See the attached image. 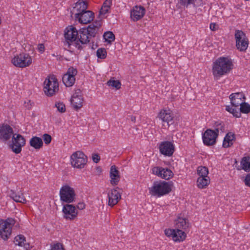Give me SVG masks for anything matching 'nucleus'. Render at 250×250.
<instances>
[{
    "instance_id": "nucleus-1",
    "label": "nucleus",
    "mask_w": 250,
    "mask_h": 250,
    "mask_svg": "<svg viewBox=\"0 0 250 250\" xmlns=\"http://www.w3.org/2000/svg\"><path fill=\"white\" fill-rule=\"evenodd\" d=\"M232 60L228 57H220L213 63L212 74L215 79L218 80L222 76L228 74L233 68Z\"/></svg>"
},
{
    "instance_id": "nucleus-2",
    "label": "nucleus",
    "mask_w": 250,
    "mask_h": 250,
    "mask_svg": "<svg viewBox=\"0 0 250 250\" xmlns=\"http://www.w3.org/2000/svg\"><path fill=\"white\" fill-rule=\"evenodd\" d=\"M43 90L48 97H52L58 92L59 83L55 75H51L45 79Z\"/></svg>"
},
{
    "instance_id": "nucleus-3",
    "label": "nucleus",
    "mask_w": 250,
    "mask_h": 250,
    "mask_svg": "<svg viewBox=\"0 0 250 250\" xmlns=\"http://www.w3.org/2000/svg\"><path fill=\"white\" fill-rule=\"evenodd\" d=\"M171 185L166 181L154 182L149 188V193L152 195L160 197L169 193L171 191Z\"/></svg>"
},
{
    "instance_id": "nucleus-4",
    "label": "nucleus",
    "mask_w": 250,
    "mask_h": 250,
    "mask_svg": "<svg viewBox=\"0 0 250 250\" xmlns=\"http://www.w3.org/2000/svg\"><path fill=\"white\" fill-rule=\"evenodd\" d=\"M15 221L12 218L0 220V236L4 240H7L11 234L12 227Z\"/></svg>"
},
{
    "instance_id": "nucleus-5",
    "label": "nucleus",
    "mask_w": 250,
    "mask_h": 250,
    "mask_svg": "<svg viewBox=\"0 0 250 250\" xmlns=\"http://www.w3.org/2000/svg\"><path fill=\"white\" fill-rule=\"evenodd\" d=\"M234 38L236 48L241 52H245L247 49L249 41L246 34L241 30H236Z\"/></svg>"
},
{
    "instance_id": "nucleus-6",
    "label": "nucleus",
    "mask_w": 250,
    "mask_h": 250,
    "mask_svg": "<svg viewBox=\"0 0 250 250\" xmlns=\"http://www.w3.org/2000/svg\"><path fill=\"white\" fill-rule=\"evenodd\" d=\"M60 200L62 202L70 204L75 201L76 193L73 188L67 185L62 187L60 190Z\"/></svg>"
},
{
    "instance_id": "nucleus-7",
    "label": "nucleus",
    "mask_w": 250,
    "mask_h": 250,
    "mask_svg": "<svg viewBox=\"0 0 250 250\" xmlns=\"http://www.w3.org/2000/svg\"><path fill=\"white\" fill-rule=\"evenodd\" d=\"M71 164L75 168L82 169L86 165L87 157L81 151L74 152L70 157Z\"/></svg>"
},
{
    "instance_id": "nucleus-8",
    "label": "nucleus",
    "mask_w": 250,
    "mask_h": 250,
    "mask_svg": "<svg viewBox=\"0 0 250 250\" xmlns=\"http://www.w3.org/2000/svg\"><path fill=\"white\" fill-rule=\"evenodd\" d=\"M11 62L18 67H25L31 63V58L28 54L21 53L17 55L12 59Z\"/></svg>"
},
{
    "instance_id": "nucleus-9",
    "label": "nucleus",
    "mask_w": 250,
    "mask_h": 250,
    "mask_svg": "<svg viewBox=\"0 0 250 250\" xmlns=\"http://www.w3.org/2000/svg\"><path fill=\"white\" fill-rule=\"evenodd\" d=\"M12 141V144L10 145L12 150L16 154L20 153L21 147L25 144V139L20 134H14L13 135Z\"/></svg>"
},
{
    "instance_id": "nucleus-10",
    "label": "nucleus",
    "mask_w": 250,
    "mask_h": 250,
    "mask_svg": "<svg viewBox=\"0 0 250 250\" xmlns=\"http://www.w3.org/2000/svg\"><path fill=\"white\" fill-rule=\"evenodd\" d=\"M78 73L77 69L73 67L68 69L66 74L63 75L62 81L66 87L72 86L75 82V76Z\"/></svg>"
},
{
    "instance_id": "nucleus-11",
    "label": "nucleus",
    "mask_w": 250,
    "mask_h": 250,
    "mask_svg": "<svg viewBox=\"0 0 250 250\" xmlns=\"http://www.w3.org/2000/svg\"><path fill=\"white\" fill-rule=\"evenodd\" d=\"M240 106V108H235L228 105L226 107V110L237 118L241 117V112L247 114L250 112V105L248 103H246L245 101Z\"/></svg>"
},
{
    "instance_id": "nucleus-12",
    "label": "nucleus",
    "mask_w": 250,
    "mask_h": 250,
    "mask_svg": "<svg viewBox=\"0 0 250 250\" xmlns=\"http://www.w3.org/2000/svg\"><path fill=\"white\" fill-rule=\"evenodd\" d=\"M218 136V134L213 130L207 129L202 136L203 143L207 146H213L216 144Z\"/></svg>"
},
{
    "instance_id": "nucleus-13",
    "label": "nucleus",
    "mask_w": 250,
    "mask_h": 250,
    "mask_svg": "<svg viewBox=\"0 0 250 250\" xmlns=\"http://www.w3.org/2000/svg\"><path fill=\"white\" fill-rule=\"evenodd\" d=\"M63 217L66 220H74L78 215V211L73 205L67 204L62 208Z\"/></svg>"
},
{
    "instance_id": "nucleus-14",
    "label": "nucleus",
    "mask_w": 250,
    "mask_h": 250,
    "mask_svg": "<svg viewBox=\"0 0 250 250\" xmlns=\"http://www.w3.org/2000/svg\"><path fill=\"white\" fill-rule=\"evenodd\" d=\"M75 17L81 23L87 24L93 21L94 14L91 11L86 10L82 13H75Z\"/></svg>"
},
{
    "instance_id": "nucleus-15",
    "label": "nucleus",
    "mask_w": 250,
    "mask_h": 250,
    "mask_svg": "<svg viewBox=\"0 0 250 250\" xmlns=\"http://www.w3.org/2000/svg\"><path fill=\"white\" fill-rule=\"evenodd\" d=\"M87 31L84 28L81 29L79 31V35H78V37H77L78 40L75 42V47L79 50L83 49L80 42L82 44H85L90 42L91 38L88 34Z\"/></svg>"
},
{
    "instance_id": "nucleus-16",
    "label": "nucleus",
    "mask_w": 250,
    "mask_h": 250,
    "mask_svg": "<svg viewBox=\"0 0 250 250\" xmlns=\"http://www.w3.org/2000/svg\"><path fill=\"white\" fill-rule=\"evenodd\" d=\"M152 173L166 180H169L173 176L172 171L167 168L160 167H154L152 169Z\"/></svg>"
},
{
    "instance_id": "nucleus-17",
    "label": "nucleus",
    "mask_w": 250,
    "mask_h": 250,
    "mask_svg": "<svg viewBox=\"0 0 250 250\" xmlns=\"http://www.w3.org/2000/svg\"><path fill=\"white\" fill-rule=\"evenodd\" d=\"M83 99L81 95V92L80 89L77 90L73 95L71 99V104L76 110L81 109L83 105Z\"/></svg>"
},
{
    "instance_id": "nucleus-18",
    "label": "nucleus",
    "mask_w": 250,
    "mask_h": 250,
    "mask_svg": "<svg viewBox=\"0 0 250 250\" xmlns=\"http://www.w3.org/2000/svg\"><path fill=\"white\" fill-rule=\"evenodd\" d=\"M159 149L161 154L165 156H171L174 153V146L171 142L165 141L160 145Z\"/></svg>"
},
{
    "instance_id": "nucleus-19",
    "label": "nucleus",
    "mask_w": 250,
    "mask_h": 250,
    "mask_svg": "<svg viewBox=\"0 0 250 250\" xmlns=\"http://www.w3.org/2000/svg\"><path fill=\"white\" fill-rule=\"evenodd\" d=\"M230 103L232 106L238 108V107L245 101V95L242 92L232 93L229 96Z\"/></svg>"
},
{
    "instance_id": "nucleus-20",
    "label": "nucleus",
    "mask_w": 250,
    "mask_h": 250,
    "mask_svg": "<svg viewBox=\"0 0 250 250\" xmlns=\"http://www.w3.org/2000/svg\"><path fill=\"white\" fill-rule=\"evenodd\" d=\"M13 134V129L9 125H2L0 126V140L7 141Z\"/></svg>"
},
{
    "instance_id": "nucleus-21",
    "label": "nucleus",
    "mask_w": 250,
    "mask_h": 250,
    "mask_svg": "<svg viewBox=\"0 0 250 250\" xmlns=\"http://www.w3.org/2000/svg\"><path fill=\"white\" fill-rule=\"evenodd\" d=\"M67 30L64 33V38L67 42L70 44V42H72L76 41L78 37V32L76 28L72 26L67 27Z\"/></svg>"
},
{
    "instance_id": "nucleus-22",
    "label": "nucleus",
    "mask_w": 250,
    "mask_h": 250,
    "mask_svg": "<svg viewBox=\"0 0 250 250\" xmlns=\"http://www.w3.org/2000/svg\"><path fill=\"white\" fill-rule=\"evenodd\" d=\"M146 13L145 8L142 6H135L130 12V17L131 19L136 21L142 19Z\"/></svg>"
},
{
    "instance_id": "nucleus-23",
    "label": "nucleus",
    "mask_w": 250,
    "mask_h": 250,
    "mask_svg": "<svg viewBox=\"0 0 250 250\" xmlns=\"http://www.w3.org/2000/svg\"><path fill=\"white\" fill-rule=\"evenodd\" d=\"M119 188L117 187L111 190L108 194V203L109 206L113 207L116 205L119 201L121 199V195L118 190Z\"/></svg>"
},
{
    "instance_id": "nucleus-24",
    "label": "nucleus",
    "mask_w": 250,
    "mask_h": 250,
    "mask_svg": "<svg viewBox=\"0 0 250 250\" xmlns=\"http://www.w3.org/2000/svg\"><path fill=\"white\" fill-rule=\"evenodd\" d=\"M158 117L164 122L167 123V127L173 123V116L170 110L162 109L159 112Z\"/></svg>"
},
{
    "instance_id": "nucleus-25",
    "label": "nucleus",
    "mask_w": 250,
    "mask_h": 250,
    "mask_svg": "<svg viewBox=\"0 0 250 250\" xmlns=\"http://www.w3.org/2000/svg\"><path fill=\"white\" fill-rule=\"evenodd\" d=\"M102 21H96L93 23L90 24L86 30H87V33L91 38H94L98 34V32L101 27Z\"/></svg>"
},
{
    "instance_id": "nucleus-26",
    "label": "nucleus",
    "mask_w": 250,
    "mask_h": 250,
    "mask_svg": "<svg viewBox=\"0 0 250 250\" xmlns=\"http://www.w3.org/2000/svg\"><path fill=\"white\" fill-rule=\"evenodd\" d=\"M110 183L112 185H118L120 180V175L119 171L115 165H113L110 167Z\"/></svg>"
},
{
    "instance_id": "nucleus-27",
    "label": "nucleus",
    "mask_w": 250,
    "mask_h": 250,
    "mask_svg": "<svg viewBox=\"0 0 250 250\" xmlns=\"http://www.w3.org/2000/svg\"><path fill=\"white\" fill-rule=\"evenodd\" d=\"M88 7V2L86 0H78L75 3L74 11L75 13H82L86 11Z\"/></svg>"
},
{
    "instance_id": "nucleus-28",
    "label": "nucleus",
    "mask_w": 250,
    "mask_h": 250,
    "mask_svg": "<svg viewBox=\"0 0 250 250\" xmlns=\"http://www.w3.org/2000/svg\"><path fill=\"white\" fill-rule=\"evenodd\" d=\"M235 140V136L233 133H228L224 139L223 146L225 148H228L231 146L233 145V142Z\"/></svg>"
},
{
    "instance_id": "nucleus-29",
    "label": "nucleus",
    "mask_w": 250,
    "mask_h": 250,
    "mask_svg": "<svg viewBox=\"0 0 250 250\" xmlns=\"http://www.w3.org/2000/svg\"><path fill=\"white\" fill-rule=\"evenodd\" d=\"M175 226L176 229H186L189 227V222L186 218L178 217L175 221Z\"/></svg>"
},
{
    "instance_id": "nucleus-30",
    "label": "nucleus",
    "mask_w": 250,
    "mask_h": 250,
    "mask_svg": "<svg viewBox=\"0 0 250 250\" xmlns=\"http://www.w3.org/2000/svg\"><path fill=\"white\" fill-rule=\"evenodd\" d=\"M25 241V237L22 235H19L15 237L14 242L15 245L19 246H23L26 250H29L30 248V244L29 243H24Z\"/></svg>"
},
{
    "instance_id": "nucleus-31",
    "label": "nucleus",
    "mask_w": 250,
    "mask_h": 250,
    "mask_svg": "<svg viewBox=\"0 0 250 250\" xmlns=\"http://www.w3.org/2000/svg\"><path fill=\"white\" fill-rule=\"evenodd\" d=\"M210 178L208 176L205 177H199L197 180V187L200 189H204L210 183Z\"/></svg>"
},
{
    "instance_id": "nucleus-32",
    "label": "nucleus",
    "mask_w": 250,
    "mask_h": 250,
    "mask_svg": "<svg viewBox=\"0 0 250 250\" xmlns=\"http://www.w3.org/2000/svg\"><path fill=\"white\" fill-rule=\"evenodd\" d=\"M186 233L182 229H175V234L173 236V241L177 242L183 241L186 237Z\"/></svg>"
},
{
    "instance_id": "nucleus-33",
    "label": "nucleus",
    "mask_w": 250,
    "mask_h": 250,
    "mask_svg": "<svg viewBox=\"0 0 250 250\" xmlns=\"http://www.w3.org/2000/svg\"><path fill=\"white\" fill-rule=\"evenodd\" d=\"M10 197L16 202L24 203L26 202L22 194L20 192L16 193L11 190L10 193Z\"/></svg>"
},
{
    "instance_id": "nucleus-34",
    "label": "nucleus",
    "mask_w": 250,
    "mask_h": 250,
    "mask_svg": "<svg viewBox=\"0 0 250 250\" xmlns=\"http://www.w3.org/2000/svg\"><path fill=\"white\" fill-rule=\"evenodd\" d=\"M112 4V0H105L99 11V15H104L108 13Z\"/></svg>"
},
{
    "instance_id": "nucleus-35",
    "label": "nucleus",
    "mask_w": 250,
    "mask_h": 250,
    "mask_svg": "<svg viewBox=\"0 0 250 250\" xmlns=\"http://www.w3.org/2000/svg\"><path fill=\"white\" fill-rule=\"evenodd\" d=\"M241 164L242 169L247 172L250 171V156L244 157L242 158Z\"/></svg>"
},
{
    "instance_id": "nucleus-36",
    "label": "nucleus",
    "mask_w": 250,
    "mask_h": 250,
    "mask_svg": "<svg viewBox=\"0 0 250 250\" xmlns=\"http://www.w3.org/2000/svg\"><path fill=\"white\" fill-rule=\"evenodd\" d=\"M43 146L42 139L38 137H32V147L36 149H39Z\"/></svg>"
},
{
    "instance_id": "nucleus-37",
    "label": "nucleus",
    "mask_w": 250,
    "mask_h": 250,
    "mask_svg": "<svg viewBox=\"0 0 250 250\" xmlns=\"http://www.w3.org/2000/svg\"><path fill=\"white\" fill-rule=\"evenodd\" d=\"M197 173L199 177H207L208 176V168L206 167H198L197 169Z\"/></svg>"
},
{
    "instance_id": "nucleus-38",
    "label": "nucleus",
    "mask_w": 250,
    "mask_h": 250,
    "mask_svg": "<svg viewBox=\"0 0 250 250\" xmlns=\"http://www.w3.org/2000/svg\"><path fill=\"white\" fill-rule=\"evenodd\" d=\"M214 126L215 127L214 130L213 131L219 135V131H221L222 132L225 131V125L223 122L221 121H217L214 123Z\"/></svg>"
},
{
    "instance_id": "nucleus-39",
    "label": "nucleus",
    "mask_w": 250,
    "mask_h": 250,
    "mask_svg": "<svg viewBox=\"0 0 250 250\" xmlns=\"http://www.w3.org/2000/svg\"><path fill=\"white\" fill-rule=\"evenodd\" d=\"M103 36L105 41L108 42H111L115 40V36L112 32H106Z\"/></svg>"
},
{
    "instance_id": "nucleus-40",
    "label": "nucleus",
    "mask_w": 250,
    "mask_h": 250,
    "mask_svg": "<svg viewBox=\"0 0 250 250\" xmlns=\"http://www.w3.org/2000/svg\"><path fill=\"white\" fill-rule=\"evenodd\" d=\"M96 55L98 58L102 59H105L107 55L106 50L104 48H99L97 50Z\"/></svg>"
},
{
    "instance_id": "nucleus-41",
    "label": "nucleus",
    "mask_w": 250,
    "mask_h": 250,
    "mask_svg": "<svg viewBox=\"0 0 250 250\" xmlns=\"http://www.w3.org/2000/svg\"><path fill=\"white\" fill-rule=\"evenodd\" d=\"M107 84L109 86L116 88L117 89H119L121 86V83L118 80H110L107 82Z\"/></svg>"
},
{
    "instance_id": "nucleus-42",
    "label": "nucleus",
    "mask_w": 250,
    "mask_h": 250,
    "mask_svg": "<svg viewBox=\"0 0 250 250\" xmlns=\"http://www.w3.org/2000/svg\"><path fill=\"white\" fill-rule=\"evenodd\" d=\"M55 106L57 107L58 110L61 113H63L66 110L65 106L63 103H57L55 104Z\"/></svg>"
},
{
    "instance_id": "nucleus-43",
    "label": "nucleus",
    "mask_w": 250,
    "mask_h": 250,
    "mask_svg": "<svg viewBox=\"0 0 250 250\" xmlns=\"http://www.w3.org/2000/svg\"><path fill=\"white\" fill-rule=\"evenodd\" d=\"M175 229H166L165 230V234L167 237H172L173 240V236L175 234Z\"/></svg>"
},
{
    "instance_id": "nucleus-44",
    "label": "nucleus",
    "mask_w": 250,
    "mask_h": 250,
    "mask_svg": "<svg viewBox=\"0 0 250 250\" xmlns=\"http://www.w3.org/2000/svg\"><path fill=\"white\" fill-rule=\"evenodd\" d=\"M50 250H65L62 244L60 243H57L52 246Z\"/></svg>"
},
{
    "instance_id": "nucleus-45",
    "label": "nucleus",
    "mask_w": 250,
    "mask_h": 250,
    "mask_svg": "<svg viewBox=\"0 0 250 250\" xmlns=\"http://www.w3.org/2000/svg\"><path fill=\"white\" fill-rule=\"evenodd\" d=\"M179 3L187 7L188 5L194 3V0H179Z\"/></svg>"
},
{
    "instance_id": "nucleus-46",
    "label": "nucleus",
    "mask_w": 250,
    "mask_h": 250,
    "mask_svg": "<svg viewBox=\"0 0 250 250\" xmlns=\"http://www.w3.org/2000/svg\"><path fill=\"white\" fill-rule=\"evenodd\" d=\"M42 139L46 145L49 144L52 140L51 136L48 134H44L42 136Z\"/></svg>"
},
{
    "instance_id": "nucleus-47",
    "label": "nucleus",
    "mask_w": 250,
    "mask_h": 250,
    "mask_svg": "<svg viewBox=\"0 0 250 250\" xmlns=\"http://www.w3.org/2000/svg\"><path fill=\"white\" fill-rule=\"evenodd\" d=\"M92 160L95 163H98L100 160V156L98 154H92Z\"/></svg>"
},
{
    "instance_id": "nucleus-48",
    "label": "nucleus",
    "mask_w": 250,
    "mask_h": 250,
    "mask_svg": "<svg viewBox=\"0 0 250 250\" xmlns=\"http://www.w3.org/2000/svg\"><path fill=\"white\" fill-rule=\"evenodd\" d=\"M244 182L247 186L250 187V173L246 175Z\"/></svg>"
},
{
    "instance_id": "nucleus-49",
    "label": "nucleus",
    "mask_w": 250,
    "mask_h": 250,
    "mask_svg": "<svg viewBox=\"0 0 250 250\" xmlns=\"http://www.w3.org/2000/svg\"><path fill=\"white\" fill-rule=\"evenodd\" d=\"M38 49L41 53L44 51V45L42 43L39 44L38 46Z\"/></svg>"
},
{
    "instance_id": "nucleus-50",
    "label": "nucleus",
    "mask_w": 250,
    "mask_h": 250,
    "mask_svg": "<svg viewBox=\"0 0 250 250\" xmlns=\"http://www.w3.org/2000/svg\"><path fill=\"white\" fill-rule=\"evenodd\" d=\"M77 207L79 209H83L85 208V204L83 202L79 203Z\"/></svg>"
},
{
    "instance_id": "nucleus-51",
    "label": "nucleus",
    "mask_w": 250,
    "mask_h": 250,
    "mask_svg": "<svg viewBox=\"0 0 250 250\" xmlns=\"http://www.w3.org/2000/svg\"><path fill=\"white\" fill-rule=\"evenodd\" d=\"M216 24L215 23H211L210 24V29L211 31H215L216 30Z\"/></svg>"
},
{
    "instance_id": "nucleus-52",
    "label": "nucleus",
    "mask_w": 250,
    "mask_h": 250,
    "mask_svg": "<svg viewBox=\"0 0 250 250\" xmlns=\"http://www.w3.org/2000/svg\"><path fill=\"white\" fill-rule=\"evenodd\" d=\"M31 104L30 103V100H28L27 102H24L25 107H27L28 109H29L31 108Z\"/></svg>"
},
{
    "instance_id": "nucleus-53",
    "label": "nucleus",
    "mask_w": 250,
    "mask_h": 250,
    "mask_svg": "<svg viewBox=\"0 0 250 250\" xmlns=\"http://www.w3.org/2000/svg\"><path fill=\"white\" fill-rule=\"evenodd\" d=\"M31 143H32L31 139H30L29 140V144H30V146H31Z\"/></svg>"
},
{
    "instance_id": "nucleus-54",
    "label": "nucleus",
    "mask_w": 250,
    "mask_h": 250,
    "mask_svg": "<svg viewBox=\"0 0 250 250\" xmlns=\"http://www.w3.org/2000/svg\"><path fill=\"white\" fill-rule=\"evenodd\" d=\"M131 120H132V121L135 120V117H132L131 118Z\"/></svg>"
}]
</instances>
